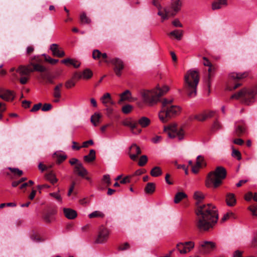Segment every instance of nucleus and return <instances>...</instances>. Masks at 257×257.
I'll return each instance as SVG.
<instances>
[{"label": "nucleus", "mask_w": 257, "mask_h": 257, "mask_svg": "<svg viewBox=\"0 0 257 257\" xmlns=\"http://www.w3.org/2000/svg\"><path fill=\"white\" fill-rule=\"evenodd\" d=\"M194 198L198 202L204 198L201 192L196 191L194 194ZM195 210L197 216L196 226L200 231H207L212 228L217 223L218 219V210L216 206L212 204H199Z\"/></svg>", "instance_id": "obj_1"}, {"label": "nucleus", "mask_w": 257, "mask_h": 257, "mask_svg": "<svg viewBox=\"0 0 257 257\" xmlns=\"http://www.w3.org/2000/svg\"><path fill=\"white\" fill-rule=\"evenodd\" d=\"M199 79V73L196 70H190L185 74L184 88L188 97L192 98L196 95Z\"/></svg>", "instance_id": "obj_2"}, {"label": "nucleus", "mask_w": 257, "mask_h": 257, "mask_svg": "<svg viewBox=\"0 0 257 257\" xmlns=\"http://www.w3.org/2000/svg\"><path fill=\"white\" fill-rule=\"evenodd\" d=\"M172 99H163L162 102V109L159 113V117L163 123L166 122L172 117L179 114L181 108L179 106L172 105Z\"/></svg>", "instance_id": "obj_3"}, {"label": "nucleus", "mask_w": 257, "mask_h": 257, "mask_svg": "<svg viewBox=\"0 0 257 257\" xmlns=\"http://www.w3.org/2000/svg\"><path fill=\"white\" fill-rule=\"evenodd\" d=\"M226 170L223 167L218 166L214 171L209 172L207 176L205 185L207 188L215 189L219 187L226 178Z\"/></svg>", "instance_id": "obj_4"}, {"label": "nucleus", "mask_w": 257, "mask_h": 257, "mask_svg": "<svg viewBox=\"0 0 257 257\" xmlns=\"http://www.w3.org/2000/svg\"><path fill=\"white\" fill-rule=\"evenodd\" d=\"M256 94L257 86L243 88L239 91L232 95L230 99H240L242 103L249 105L255 102V96Z\"/></svg>", "instance_id": "obj_5"}, {"label": "nucleus", "mask_w": 257, "mask_h": 257, "mask_svg": "<svg viewBox=\"0 0 257 257\" xmlns=\"http://www.w3.org/2000/svg\"><path fill=\"white\" fill-rule=\"evenodd\" d=\"M169 90L167 86H164L162 88L157 87L152 90H144L141 94L144 101L149 105L156 104L159 100V98L167 93Z\"/></svg>", "instance_id": "obj_6"}, {"label": "nucleus", "mask_w": 257, "mask_h": 257, "mask_svg": "<svg viewBox=\"0 0 257 257\" xmlns=\"http://www.w3.org/2000/svg\"><path fill=\"white\" fill-rule=\"evenodd\" d=\"M164 131L168 132V135L170 138L178 137L180 141L184 139V132L182 128L178 130L176 124L165 126Z\"/></svg>", "instance_id": "obj_7"}, {"label": "nucleus", "mask_w": 257, "mask_h": 257, "mask_svg": "<svg viewBox=\"0 0 257 257\" xmlns=\"http://www.w3.org/2000/svg\"><path fill=\"white\" fill-rule=\"evenodd\" d=\"M110 63L114 66L113 71L115 75L118 77H120L121 75V71L124 67L123 61L117 57L112 58Z\"/></svg>", "instance_id": "obj_8"}, {"label": "nucleus", "mask_w": 257, "mask_h": 257, "mask_svg": "<svg viewBox=\"0 0 257 257\" xmlns=\"http://www.w3.org/2000/svg\"><path fill=\"white\" fill-rule=\"evenodd\" d=\"M110 232L108 229L103 226H101L98 230V235L95 240L97 243H103L108 239Z\"/></svg>", "instance_id": "obj_9"}, {"label": "nucleus", "mask_w": 257, "mask_h": 257, "mask_svg": "<svg viewBox=\"0 0 257 257\" xmlns=\"http://www.w3.org/2000/svg\"><path fill=\"white\" fill-rule=\"evenodd\" d=\"M194 247V243L193 241L180 242L176 245V248L182 254L189 252Z\"/></svg>", "instance_id": "obj_10"}, {"label": "nucleus", "mask_w": 257, "mask_h": 257, "mask_svg": "<svg viewBox=\"0 0 257 257\" xmlns=\"http://www.w3.org/2000/svg\"><path fill=\"white\" fill-rule=\"evenodd\" d=\"M216 247V244L213 241H204L200 242L199 250L205 254L209 253Z\"/></svg>", "instance_id": "obj_11"}, {"label": "nucleus", "mask_w": 257, "mask_h": 257, "mask_svg": "<svg viewBox=\"0 0 257 257\" xmlns=\"http://www.w3.org/2000/svg\"><path fill=\"white\" fill-rule=\"evenodd\" d=\"M141 154V150L140 147L136 144H133L130 148V152L128 153L130 158L135 161L138 156Z\"/></svg>", "instance_id": "obj_12"}, {"label": "nucleus", "mask_w": 257, "mask_h": 257, "mask_svg": "<svg viewBox=\"0 0 257 257\" xmlns=\"http://www.w3.org/2000/svg\"><path fill=\"white\" fill-rule=\"evenodd\" d=\"M182 6V3L180 0H174L169 8L170 11V15L175 16L180 10Z\"/></svg>", "instance_id": "obj_13"}, {"label": "nucleus", "mask_w": 257, "mask_h": 257, "mask_svg": "<svg viewBox=\"0 0 257 257\" xmlns=\"http://www.w3.org/2000/svg\"><path fill=\"white\" fill-rule=\"evenodd\" d=\"M73 172L81 177H84L88 174L87 170L83 167L82 163L77 164L74 168Z\"/></svg>", "instance_id": "obj_14"}, {"label": "nucleus", "mask_w": 257, "mask_h": 257, "mask_svg": "<svg viewBox=\"0 0 257 257\" xmlns=\"http://www.w3.org/2000/svg\"><path fill=\"white\" fill-rule=\"evenodd\" d=\"M57 211L55 209H51L48 211L43 215V219L46 223H51L54 221V215L56 213Z\"/></svg>", "instance_id": "obj_15"}, {"label": "nucleus", "mask_w": 257, "mask_h": 257, "mask_svg": "<svg viewBox=\"0 0 257 257\" xmlns=\"http://www.w3.org/2000/svg\"><path fill=\"white\" fill-rule=\"evenodd\" d=\"M14 97L13 93L9 90L0 89V97L4 100L10 101L13 99Z\"/></svg>", "instance_id": "obj_16"}, {"label": "nucleus", "mask_w": 257, "mask_h": 257, "mask_svg": "<svg viewBox=\"0 0 257 257\" xmlns=\"http://www.w3.org/2000/svg\"><path fill=\"white\" fill-rule=\"evenodd\" d=\"M248 75L247 72H231L229 74V78L234 80H238L246 78Z\"/></svg>", "instance_id": "obj_17"}, {"label": "nucleus", "mask_w": 257, "mask_h": 257, "mask_svg": "<svg viewBox=\"0 0 257 257\" xmlns=\"http://www.w3.org/2000/svg\"><path fill=\"white\" fill-rule=\"evenodd\" d=\"M63 212L65 217L69 219H73L77 216L76 211L71 208H64Z\"/></svg>", "instance_id": "obj_18"}, {"label": "nucleus", "mask_w": 257, "mask_h": 257, "mask_svg": "<svg viewBox=\"0 0 257 257\" xmlns=\"http://www.w3.org/2000/svg\"><path fill=\"white\" fill-rule=\"evenodd\" d=\"M204 161V157L199 155L197 158L196 165L192 167V171L193 173L196 174L198 172L199 168L201 167V163Z\"/></svg>", "instance_id": "obj_19"}, {"label": "nucleus", "mask_w": 257, "mask_h": 257, "mask_svg": "<svg viewBox=\"0 0 257 257\" xmlns=\"http://www.w3.org/2000/svg\"><path fill=\"white\" fill-rule=\"evenodd\" d=\"M226 202L228 206H234L236 203L234 194L231 193H227L226 196Z\"/></svg>", "instance_id": "obj_20"}, {"label": "nucleus", "mask_w": 257, "mask_h": 257, "mask_svg": "<svg viewBox=\"0 0 257 257\" xmlns=\"http://www.w3.org/2000/svg\"><path fill=\"white\" fill-rule=\"evenodd\" d=\"M40 78L44 80H46V82L53 84L54 83V76H53L50 72H45L43 73H41L40 75Z\"/></svg>", "instance_id": "obj_21"}, {"label": "nucleus", "mask_w": 257, "mask_h": 257, "mask_svg": "<svg viewBox=\"0 0 257 257\" xmlns=\"http://www.w3.org/2000/svg\"><path fill=\"white\" fill-rule=\"evenodd\" d=\"M61 63L66 65H71L75 68H78L80 65V63L75 59L66 58L61 60Z\"/></svg>", "instance_id": "obj_22"}, {"label": "nucleus", "mask_w": 257, "mask_h": 257, "mask_svg": "<svg viewBox=\"0 0 257 257\" xmlns=\"http://www.w3.org/2000/svg\"><path fill=\"white\" fill-rule=\"evenodd\" d=\"M19 71L21 76H28L32 72V69H30L28 66H20L19 70L17 69V72Z\"/></svg>", "instance_id": "obj_23"}, {"label": "nucleus", "mask_w": 257, "mask_h": 257, "mask_svg": "<svg viewBox=\"0 0 257 257\" xmlns=\"http://www.w3.org/2000/svg\"><path fill=\"white\" fill-rule=\"evenodd\" d=\"M95 158V151L93 149H91L90 150L89 154L84 157V160L86 162L90 163L94 161Z\"/></svg>", "instance_id": "obj_24"}, {"label": "nucleus", "mask_w": 257, "mask_h": 257, "mask_svg": "<svg viewBox=\"0 0 257 257\" xmlns=\"http://www.w3.org/2000/svg\"><path fill=\"white\" fill-rule=\"evenodd\" d=\"M227 5V0H216L212 5L213 10L220 9L223 6Z\"/></svg>", "instance_id": "obj_25"}, {"label": "nucleus", "mask_w": 257, "mask_h": 257, "mask_svg": "<svg viewBox=\"0 0 257 257\" xmlns=\"http://www.w3.org/2000/svg\"><path fill=\"white\" fill-rule=\"evenodd\" d=\"M156 189L155 184L152 182L148 183L145 188V192L146 194L153 193Z\"/></svg>", "instance_id": "obj_26"}, {"label": "nucleus", "mask_w": 257, "mask_h": 257, "mask_svg": "<svg viewBox=\"0 0 257 257\" xmlns=\"http://www.w3.org/2000/svg\"><path fill=\"white\" fill-rule=\"evenodd\" d=\"M31 65L33 66V69H32V72L37 71L40 72H45L47 70L46 68L38 63H31Z\"/></svg>", "instance_id": "obj_27"}, {"label": "nucleus", "mask_w": 257, "mask_h": 257, "mask_svg": "<svg viewBox=\"0 0 257 257\" xmlns=\"http://www.w3.org/2000/svg\"><path fill=\"white\" fill-rule=\"evenodd\" d=\"M150 122L151 121L149 118L146 116H143L139 119L137 123L138 124H139L142 127H146L150 124Z\"/></svg>", "instance_id": "obj_28"}, {"label": "nucleus", "mask_w": 257, "mask_h": 257, "mask_svg": "<svg viewBox=\"0 0 257 257\" xmlns=\"http://www.w3.org/2000/svg\"><path fill=\"white\" fill-rule=\"evenodd\" d=\"M101 117V115L97 112L94 113V114L91 116L90 121L94 126H96L98 125Z\"/></svg>", "instance_id": "obj_29"}, {"label": "nucleus", "mask_w": 257, "mask_h": 257, "mask_svg": "<svg viewBox=\"0 0 257 257\" xmlns=\"http://www.w3.org/2000/svg\"><path fill=\"white\" fill-rule=\"evenodd\" d=\"M183 31L181 30H175L171 32L169 35L174 36L177 40H180L183 36Z\"/></svg>", "instance_id": "obj_30"}, {"label": "nucleus", "mask_w": 257, "mask_h": 257, "mask_svg": "<svg viewBox=\"0 0 257 257\" xmlns=\"http://www.w3.org/2000/svg\"><path fill=\"white\" fill-rule=\"evenodd\" d=\"M150 174L152 177H157L162 174V171L160 167L156 166L151 170Z\"/></svg>", "instance_id": "obj_31"}, {"label": "nucleus", "mask_w": 257, "mask_h": 257, "mask_svg": "<svg viewBox=\"0 0 257 257\" xmlns=\"http://www.w3.org/2000/svg\"><path fill=\"white\" fill-rule=\"evenodd\" d=\"M187 197V195L186 193L183 192H179L176 194L175 197H174V202L175 203H178L180 202L183 199L186 198Z\"/></svg>", "instance_id": "obj_32"}, {"label": "nucleus", "mask_w": 257, "mask_h": 257, "mask_svg": "<svg viewBox=\"0 0 257 257\" xmlns=\"http://www.w3.org/2000/svg\"><path fill=\"white\" fill-rule=\"evenodd\" d=\"M165 13H163L161 10H158V15L161 17L162 21H164L165 20L168 19V15H170V11L169 9L165 8L164 9Z\"/></svg>", "instance_id": "obj_33"}, {"label": "nucleus", "mask_w": 257, "mask_h": 257, "mask_svg": "<svg viewBox=\"0 0 257 257\" xmlns=\"http://www.w3.org/2000/svg\"><path fill=\"white\" fill-rule=\"evenodd\" d=\"M45 177L52 184H55L58 181L55 175L52 171L46 174Z\"/></svg>", "instance_id": "obj_34"}, {"label": "nucleus", "mask_w": 257, "mask_h": 257, "mask_svg": "<svg viewBox=\"0 0 257 257\" xmlns=\"http://www.w3.org/2000/svg\"><path fill=\"white\" fill-rule=\"evenodd\" d=\"M54 156H56V157L57 158V159L56 161V163L57 164H60L63 161H64L67 158V156L66 155L57 153V152H55L54 154Z\"/></svg>", "instance_id": "obj_35"}, {"label": "nucleus", "mask_w": 257, "mask_h": 257, "mask_svg": "<svg viewBox=\"0 0 257 257\" xmlns=\"http://www.w3.org/2000/svg\"><path fill=\"white\" fill-rule=\"evenodd\" d=\"M138 123L137 122H133L132 125L129 126L131 128V132L134 134H139L142 132V130L138 128Z\"/></svg>", "instance_id": "obj_36"}, {"label": "nucleus", "mask_w": 257, "mask_h": 257, "mask_svg": "<svg viewBox=\"0 0 257 257\" xmlns=\"http://www.w3.org/2000/svg\"><path fill=\"white\" fill-rule=\"evenodd\" d=\"M104 214L100 211H95L88 215L90 218H93L95 217L103 218L104 217Z\"/></svg>", "instance_id": "obj_37"}, {"label": "nucleus", "mask_w": 257, "mask_h": 257, "mask_svg": "<svg viewBox=\"0 0 257 257\" xmlns=\"http://www.w3.org/2000/svg\"><path fill=\"white\" fill-rule=\"evenodd\" d=\"M132 94L130 90H126L120 95V101L128 100L131 98Z\"/></svg>", "instance_id": "obj_38"}, {"label": "nucleus", "mask_w": 257, "mask_h": 257, "mask_svg": "<svg viewBox=\"0 0 257 257\" xmlns=\"http://www.w3.org/2000/svg\"><path fill=\"white\" fill-rule=\"evenodd\" d=\"M102 103L106 105L107 103H109L111 101V96L109 93H105L101 98Z\"/></svg>", "instance_id": "obj_39"}, {"label": "nucleus", "mask_w": 257, "mask_h": 257, "mask_svg": "<svg viewBox=\"0 0 257 257\" xmlns=\"http://www.w3.org/2000/svg\"><path fill=\"white\" fill-rule=\"evenodd\" d=\"M83 74V79H90L93 75V73L92 71L89 69H85L82 72Z\"/></svg>", "instance_id": "obj_40"}, {"label": "nucleus", "mask_w": 257, "mask_h": 257, "mask_svg": "<svg viewBox=\"0 0 257 257\" xmlns=\"http://www.w3.org/2000/svg\"><path fill=\"white\" fill-rule=\"evenodd\" d=\"M8 169L10 170V172L6 171L5 173L10 178H14L16 176V168L10 167Z\"/></svg>", "instance_id": "obj_41"}, {"label": "nucleus", "mask_w": 257, "mask_h": 257, "mask_svg": "<svg viewBox=\"0 0 257 257\" xmlns=\"http://www.w3.org/2000/svg\"><path fill=\"white\" fill-rule=\"evenodd\" d=\"M80 19L81 23L83 24H89L91 22L90 19L86 16V15L85 13H83L80 15Z\"/></svg>", "instance_id": "obj_42"}, {"label": "nucleus", "mask_w": 257, "mask_h": 257, "mask_svg": "<svg viewBox=\"0 0 257 257\" xmlns=\"http://www.w3.org/2000/svg\"><path fill=\"white\" fill-rule=\"evenodd\" d=\"M102 53L97 49H95L92 52V58L94 60H98L101 57Z\"/></svg>", "instance_id": "obj_43"}, {"label": "nucleus", "mask_w": 257, "mask_h": 257, "mask_svg": "<svg viewBox=\"0 0 257 257\" xmlns=\"http://www.w3.org/2000/svg\"><path fill=\"white\" fill-rule=\"evenodd\" d=\"M245 131V128L242 125H238L236 126L235 131V133L236 136H240L243 134Z\"/></svg>", "instance_id": "obj_44"}, {"label": "nucleus", "mask_w": 257, "mask_h": 257, "mask_svg": "<svg viewBox=\"0 0 257 257\" xmlns=\"http://www.w3.org/2000/svg\"><path fill=\"white\" fill-rule=\"evenodd\" d=\"M43 56H44L46 61L52 65L56 64L59 61L58 59H52L50 56L47 55L46 54H43Z\"/></svg>", "instance_id": "obj_45"}, {"label": "nucleus", "mask_w": 257, "mask_h": 257, "mask_svg": "<svg viewBox=\"0 0 257 257\" xmlns=\"http://www.w3.org/2000/svg\"><path fill=\"white\" fill-rule=\"evenodd\" d=\"M75 85V81L72 77L71 79L67 80L65 83V86L67 89L71 88Z\"/></svg>", "instance_id": "obj_46"}, {"label": "nucleus", "mask_w": 257, "mask_h": 257, "mask_svg": "<svg viewBox=\"0 0 257 257\" xmlns=\"http://www.w3.org/2000/svg\"><path fill=\"white\" fill-rule=\"evenodd\" d=\"M231 155L233 158H236L238 160L241 159V155L240 152L233 148L232 149Z\"/></svg>", "instance_id": "obj_47"}, {"label": "nucleus", "mask_w": 257, "mask_h": 257, "mask_svg": "<svg viewBox=\"0 0 257 257\" xmlns=\"http://www.w3.org/2000/svg\"><path fill=\"white\" fill-rule=\"evenodd\" d=\"M147 156L146 155H143L140 157L139 159L138 165L140 166H144L147 163Z\"/></svg>", "instance_id": "obj_48"}, {"label": "nucleus", "mask_w": 257, "mask_h": 257, "mask_svg": "<svg viewBox=\"0 0 257 257\" xmlns=\"http://www.w3.org/2000/svg\"><path fill=\"white\" fill-rule=\"evenodd\" d=\"M102 181L103 183H105L107 186H109L111 184L110 175L108 174L104 175L103 176Z\"/></svg>", "instance_id": "obj_49"}, {"label": "nucleus", "mask_w": 257, "mask_h": 257, "mask_svg": "<svg viewBox=\"0 0 257 257\" xmlns=\"http://www.w3.org/2000/svg\"><path fill=\"white\" fill-rule=\"evenodd\" d=\"M194 118L200 121H203L206 119L204 111L201 113L196 115L194 116Z\"/></svg>", "instance_id": "obj_50"}, {"label": "nucleus", "mask_w": 257, "mask_h": 257, "mask_svg": "<svg viewBox=\"0 0 257 257\" xmlns=\"http://www.w3.org/2000/svg\"><path fill=\"white\" fill-rule=\"evenodd\" d=\"M212 67H209V68H208V79H207V87L208 88H209V89H210V86H211V71H212Z\"/></svg>", "instance_id": "obj_51"}, {"label": "nucleus", "mask_w": 257, "mask_h": 257, "mask_svg": "<svg viewBox=\"0 0 257 257\" xmlns=\"http://www.w3.org/2000/svg\"><path fill=\"white\" fill-rule=\"evenodd\" d=\"M132 108L133 107L131 105H125L122 107V111L125 114H127L131 111Z\"/></svg>", "instance_id": "obj_52"}, {"label": "nucleus", "mask_w": 257, "mask_h": 257, "mask_svg": "<svg viewBox=\"0 0 257 257\" xmlns=\"http://www.w3.org/2000/svg\"><path fill=\"white\" fill-rule=\"evenodd\" d=\"M130 248V245L128 243L125 242L123 244H120L118 247V250L119 251H124L126 249H128Z\"/></svg>", "instance_id": "obj_53"}, {"label": "nucleus", "mask_w": 257, "mask_h": 257, "mask_svg": "<svg viewBox=\"0 0 257 257\" xmlns=\"http://www.w3.org/2000/svg\"><path fill=\"white\" fill-rule=\"evenodd\" d=\"M162 0H152V4L156 7L158 10H161L162 9V7L161 4V2Z\"/></svg>", "instance_id": "obj_54"}, {"label": "nucleus", "mask_w": 257, "mask_h": 257, "mask_svg": "<svg viewBox=\"0 0 257 257\" xmlns=\"http://www.w3.org/2000/svg\"><path fill=\"white\" fill-rule=\"evenodd\" d=\"M248 209L251 212L252 215L257 217V205L250 206Z\"/></svg>", "instance_id": "obj_55"}, {"label": "nucleus", "mask_w": 257, "mask_h": 257, "mask_svg": "<svg viewBox=\"0 0 257 257\" xmlns=\"http://www.w3.org/2000/svg\"><path fill=\"white\" fill-rule=\"evenodd\" d=\"M50 49L54 55V54L56 53L57 51L59 50V46L57 44H52L50 46Z\"/></svg>", "instance_id": "obj_56"}, {"label": "nucleus", "mask_w": 257, "mask_h": 257, "mask_svg": "<svg viewBox=\"0 0 257 257\" xmlns=\"http://www.w3.org/2000/svg\"><path fill=\"white\" fill-rule=\"evenodd\" d=\"M101 58H102L104 62L107 64H110V60L112 59L111 58L108 57L106 53H102Z\"/></svg>", "instance_id": "obj_57"}, {"label": "nucleus", "mask_w": 257, "mask_h": 257, "mask_svg": "<svg viewBox=\"0 0 257 257\" xmlns=\"http://www.w3.org/2000/svg\"><path fill=\"white\" fill-rule=\"evenodd\" d=\"M50 195L52 197H54L55 199H56L57 200H58L59 202L62 201V198L61 197V195L58 192H53L50 193Z\"/></svg>", "instance_id": "obj_58"}, {"label": "nucleus", "mask_w": 257, "mask_h": 257, "mask_svg": "<svg viewBox=\"0 0 257 257\" xmlns=\"http://www.w3.org/2000/svg\"><path fill=\"white\" fill-rule=\"evenodd\" d=\"M232 215H233V213L232 212H229L226 213L223 215V216L221 218V221L222 222H224V221L228 219V218Z\"/></svg>", "instance_id": "obj_59"}, {"label": "nucleus", "mask_w": 257, "mask_h": 257, "mask_svg": "<svg viewBox=\"0 0 257 257\" xmlns=\"http://www.w3.org/2000/svg\"><path fill=\"white\" fill-rule=\"evenodd\" d=\"M52 107V106L50 103H45L42 107V110L43 111H47L51 109Z\"/></svg>", "instance_id": "obj_60"}, {"label": "nucleus", "mask_w": 257, "mask_h": 257, "mask_svg": "<svg viewBox=\"0 0 257 257\" xmlns=\"http://www.w3.org/2000/svg\"><path fill=\"white\" fill-rule=\"evenodd\" d=\"M204 113H205L207 119L208 118L212 117L214 116L215 111L213 110H210L208 112H206L205 111H204Z\"/></svg>", "instance_id": "obj_61"}, {"label": "nucleus", "mask_w": 257, "mask_h": 257, "mask_svg": "<svg viewBox=\"0 0 257 257\" xmlns=\"http://www.w3.org/2000/svg\"><path fill=\"white\" fill-rule=\"evenodd\" d=\"M69 162L70 164L72 166H73V165L77 166V164L81 163L80 162H79V161L77 159H76L75 158H73L69 160Z\"/></svg>", "instance_id": "obj_62"}, {"label": "nucleus", "mask_w": 257, "mask_h": 257, "mask_svg": "<svg viewBox=\"0 0 257 257\" xmlns=\"http://www.w3.org/2000/svg\"><path fill=\"white\" fill-rule=\"evenodd\" d=\"M221 128V124L218 121V120H215L212 126V129L213 131H216Z\"/></svg>", "instance_id": "obj_63"}, {"label": "nucleus", "mask_w": 257, "mask_h": 257, "mask_svg": "<svg viewBox=\"0 0 257 257\" xmlns=\"http://www.w3.org/2000/svg\"><path fill=\"white\" fill-rule=\"evenodd\" d=\"M250 246L251 247H257V234H255L253 237L251 241Z\"/></svg>", "instance_id": "obj_64"}]
</instances>
